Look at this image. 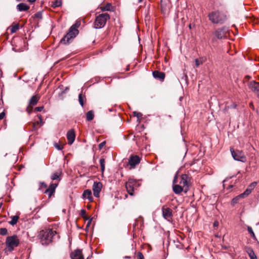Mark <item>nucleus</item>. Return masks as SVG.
<instances>
[{
	"mask_svg": "<svg viewBox=\"0 0 259 259\" xmlns=\"http://www.w3.org/2000/svg\"><path fill=\"white\" fill-rule=\"evenodd\" d=\"M236 106H237L236 104H232V105H230V106H229L228 107L235 108L236 107Z\"/></svg>",
	"mask_w": 259,
	"mask_h": 259,
	"instance_id": "49530a36",
	"label": "nucleus"
},
{
	"mask_svg": "<svg viewBox=\"0 0 259 259\" xmlns=\"http://www.w3.org/2000/svg\"><path fill=\"white\" fill-rule=\"evenodd\" d=\"M44 108V107L43 106H40V107H37L35 108V110L36 111H41Z\"/></svg>",
	"mask_w": 259,
	"mask_h": 259,
	"instance_id": "79ce46f5",
	"label": "nucleus"
},
{
	"mask_svg": "<svg viewBox=\"0 0 259 259\" xmlns=\"http://www.w3.org/2000/svg\"><path fill=\"white\" fill-rule=\"evenodd\" d=\"M40 99V96L38 95L33 96L29 101L28 106L27 107L26 111L30 114L32 111L33 107L36 105Z\"/></svg>",
	"mask_w": 259,
	"mask_h": 259,
	"instance_id": "1a4fd4ad",
	"label": "nucleus"
},
{
	"mask_svg": "<svg viewBox=\"0 0 259 259\" xmlns=\"http://www.w3.org/2000/svg\"><path fill=\"white\" fill-rule=\"evenodd\" d=\"M244 250L245 252L248 254L250 259H257L254 251L251 247L247 246H245Z\"/></svg>",
	"mask_w": 259,
	"mask_h": 259,
	"instance_id": "a211bd4d",
	"label": "nucleus"
},
{
	"mask_svg": "<svg viewBox=\"0 0 259 259\" xmlns=\"http://www.w3.org/2000/svg\"><path fill=\"white\" fill-rule=\"evenodd\" d=\"M133 115L137 117L138 118V119L139 120L140 118H142V114L140 112H136V111H134L133 112Z\"/></svg>",
	"mask_w": 259,
	"mask_h": 259,
	"instance_id": "473e14b6",
	"label": "nucleus"
},
{
	"mask_svg": "<svg viewBox=\"0 0 259 259\" xmlns=\"http://www.w3.org/2000/svg\"><path fill=\"white\" fill-rule=\"evenodd\" d=\"M247 231L250 234L251 237L253 239H256L255 235L252 230V229L250 226H247Z\"/></svg>",
	"mask_w": 259,
	"mask_h": 259,
	"instance_id": "2f4dec72",
	"label": "nucleus"
},
{
	"mask_svg": "<svg viewBox=\"0 0 259 259\" xmlns=\"http://www.w3.org/2000/svg\"><path fill=\"white\" fill-rule=\"evenodd\" d=\"M19 28V25L18 24H16L10 27V31L12 33H15Z\"/></svg>",
	"mask_w": 259,
	"mask_h": 259,
	"instance_id": "c85d7f7f",
	"label": "nucleus"
},
{
	"mask_svg": "<svg viewBox=\"0 0 259 259\" xmlns=\"http://www.w3.org/2000/svg\"><path fill=\"white\" fill-rule=\"evenodd\" d=\"M38 118H39V121H37V124H40V125H42L43 124V121H42V120L41 118V116L40 115H39L38 116Z\"/></svg>",
	"mask_w": 259,
	"mask_h": 259,
	"instance_id": "37998d69",
	"label": "nucleus"
},
{
	"mask_svg": "<svg viewBox=\"0 0 259 259\" xmlns=\"http://www.w3.org/2000/svg\"><path fill=\"white\" fill-rule=\"evenodd\" d=\"M92 194L91 190L89 189L85 190L82 194V197L84 199H88L90 202H92L94 199Z\"/></svg>",
	"mask_w": 259,
	"mask_h": 259,
	"instance_id": "6ab92c4d",
	"label": "nucleus"
},
{
	"mask_svg": "<svg viewBox=\"0 0 259 259\" xmlns=\"http://www.w3.org/2000/svg\"><path fill=\"white\" fill-rule=\"evenodd\" d=\"M138 259H144V255H143L142 253L141 252H139L138 253Z\"/></svg>",
	"mask_w": 259,
	"mask_h": 259,
	"instance_id": "a19ab883",
	"label": "nucleus"
},
{
	"mask_svg": "<svg viewBox=\"0 0 259 259\" xmlns=\"http://www.w3.org/2000/svg\"><path fill=\"white\" fill-rule=\"evenodd\" d=\"M17 2H20L22 0H16Z\"/></svg>",
	"mask_w": 259,
	"mask_h": 259,
	"instance_id": "bf43d9fd",
	"label": "nucleus"
},
{
	"mask_svg": "<svg viewBox=\"0 0 259 259\" xmlns=\"http://www.w3.org/2000/svg\"><path fill=\"white\" fill-rule=\"evenodd\" d=\"M75 138V135L74 130L71 129L67 134V138L69 145H72L74 142Z\"/></svg>",
	"mask_w": 259,
	"mask_h": 259,
	"instance_id": "dca6fc26",
	"label": "nucleus"
},
{
	"mask_svg": "<svg viewBox=\"0 0 259 259\" xmlns=\"http://www.w3.org/2000/svg\"><path fill=\"white\" fill-rule=\"evenodd\" d=\"M8 231L7 229L5 228H3L0 229V234L2 235H6L7 234Z\"/></svg>",
	"mask_w": 259,
	"mask_h": 259,
	"instance_id": "72a5a7b5",
	"label": "nucleus"
},
{
	"mask_svg": "<svg viewBox=\"0 0 259 259\" xmlns=\"http://www.w3.org/2000/svg\"><path fill=\"white\" fill-rule=\"evenodd\" d=\"M58 186V183H52L50 185L48 188H47V185L43 182H39L38 183V189L39 191L44 192L45 194H47L49 197L50 198L55 193L56 188Z\"/></svg>",
	"mask_w": 259,
	"mask_h": 259,
	"instance_id": "7ed1b4c3",
	"label": "nucleus"
},
{
	"mask_svg": "<svg viewBox=\"0 0 259 259\" xmlns=\"http://www.w3.org/2000/svg\"><path fill=\"white\" fill-rule=\"evenodd\" d=\"M81 216L84 219L88 220V218L86 215V211L84 209H81L80 211Z\"/></svg>",
	"mask_w": 259,
	"mask_h": 259,
	"instance_id": "c9c22d12",
	"label": "nucleus"
},
{
	"mask_svg": "<svg viewBox=\"0 0 259 259\" xmlns=\"http://www.w3.org/2000/svg\"><path fill=\"white\" fill-rule=\"evenodd\" d=\"M30 8V7L25 3H20L17 6V9L19 12L27 11Z\"/></svg>",
	"mask_w": 259,
	"mask_h": 259,
	"instance_id": "412c9836",
	"label": "nucleus"
},
{
	"mask_svg": "<svg viewBox=\"0 0 259 259\" xmlns=\"http://www.w3.org/2000/svg\"><path fill=\"white\" fill-rule=\"evenodd\" d=\"M101 170L102 173L104 172L105 168V160L104 158H101L99 160Z\"/></svg>",
	"mask_w": 259,
	"mask_h": 259,
	"instance_id": "393cba45",
	"label": "nucleus"
},
{
	"mask_svg": "<svg viewBox=\"0 0 259 259\" xmlns=\"http://www.w3.org/2000/svg\"><path fill=\"white\" fill-rule=\"evenodd\" d=\"M250 105L251 106H253V104L252 103H250Z\"/></svg>",
	"mask_w": 259,
	"mask_h": 259,
	"instance_id": "052dcab7",
	"label": "nucleus"
},
{
	"mask_svg": "<svg viewBox=\"0 0 259 259\" xmlns=\"http://www.w3.org/2000/svg\"><path fill=\"white\" fill-rule=\"evenodd\" d=\"M138 186V182L136 180L130 179L125 183V188L128 193L131 195H134V189Z\"/></svg>",
	"mask_w": 259,
	"mask_h": 259,
	"instance_id": "0eeeda50",
	"label": "nucleus"
},
{
	"mask_svg": "<svg viewBox=\"0 0 259 259\" xmlns=\"http://www.w3.org/2000/svg\"><path fill=\"white\" fill-rule=\"evenodd\" d=\"M30 3H33L35 2L36 0H27Z\"/></svg>",
	"mask_w": 259,
	"mask_h": 259,
	"instance_id": "09e8293b",
	"label": "nucleus"
},
{
	"mask_svg": "<svg viewBox=\"0 0 259 259\" xmlns=\"http://www.w3.org/2000/svg\"><path fill=\"white\" fill-rule=\"evenodd\" d=\"M257 185V183L255 182H254L250 184V185L249 186L248 188L251 189V191L255 187V186Z\"/></svg>",
	"mask_w": 259,
	"mask_h": 259,
	"instance_id": "58836bf2",
	"label": "nucleus"
},
{
	"mask_svg": "<svg viewBox=\"0 0 259 259\" xmlns=\"http://www.w3.org/2000/svg\"><path fill=\"white\" fill-rule=\"evenodd\" d=\"M80 25V23L79 21H77L74 24H73L71 27H74L75 30H77V28Z\"/></svg>",
	"mask_w": 259,
	"mask_h": 259,
	"instance_id": "4c0bfd02",
	"label": "nucleus"
},
{
	"mask_svg": "<svg viewBox=\"0 0 259 259\" xmlns=\"http://www.w3.org/2000/svg\"><path fill=\"white\" fill-rule=\"evenodd\" d=\"M112 9V5L110 3L107 4L105 6L101 7V10L102 11H110Z\"/></svg>",
	"mask_w": 259,
	"mask_h": 259,
	"instance_id": "a878e982",
	"label": "nucleus"
},
{
	"mask_svg": "<svg viewBox=\"0 0 259 259\" xmlns=\"http://www.w3.org/2000/svg\"><path fill=\"white\" fill-rule=\"evenodd\" d=\"M62 175V171L60 170H58L55 172L51 177V179L52 181L57 180L60 181L61 180L60 177Z\"/></svg>",
	"mask_w": 259,
	"mask_h": 259,
	"instance_id": "5701e85b",
	"label": "nucleus"
},
{
	"mask_svg": "<svg viewBox=\"0 0 259 259\" xmlns=\"http://www.w3.org/2000/svg\"><path fill=\"white\" fill-rule=\"evenodd\" d=\"M35 124H36V123H33V128H34V129H36Z\"/></svg>",
	"mask_w": 259,
	"mask_h": 259,
	"instance_id": "5fc2aeb1",
	"label": "nucleus"
},
{
	"mask_svg": "<svg viewBox=\"0 0 259 259\" xmlns=\"http://www.w3.org/2000/svg\"><path fill=\"white\" fill-rule=\"evenodd\" d=\"M256 225H259V222Z\"/></svg>",
	"mask_w": 259,
	"mask_h": 259,
	"instance_id": "680f3d73",
	"label": "nucleus"
},
{
	"mask_svg": "<svg viewBox=\"0 0 259 259\" xmlns=\"http://www.w3.org/2000/svg\"><path fill=\"white\" fill-rule=\"evenodd\" d=\"M94 112L93 110L88 111L86 114L87 120L88 121H91L94 118Z\"/></svg>",
	"mask_w": 259,
	"mask_h": 259,
	"instance_id": "b1692460",
	"label": "nucleus"
},
{
	"mask_svg": "<svg viewBox=\"0 0 259 259\" xmlns=\"http://www.w3.org/2000/svg\"><path fill=\"white\" fill-rule=\"evenodd\" d=\"M62 5L61 0H55V2L52 3V6L53 8L60 7Z\"/></svg>",
	"mask_w": 259,
	"mask_h": 259,
	"instance_id": "c756f323",
	"label": "nucleus"
},
{
	"mask_svg": "<svg viewBox=\"0 0 259 259\" xmlns=\"http://www.w3.org/2000/svg\"><path fill=\"white\" fill-rule=\"evenodd\" d=\"M203 62V61L199 60L198 59H196L195 60V66L196 67H198L200 65V64H202Z\"/></svg>",
	"mask_w": 259,
	"mask_h": 259,
	"instance_id": "e433bc0d",
	"label": "nucleus"
},
{
	"mask_svg": "<svg viewBox=\"0 0 259 259\" xmlns=\"http://www.w3.org/2000/svg\"><path fill=\"white\" fill-rule=\"evenodd\" d=\"M110 18V15L106 13L99 14L96 17L94 22V28L100 29L104 27L107 21Z\"/></svg>",
	"mask_w": 259,
	"mask_h": 259,
	"instance_id": "20e7f679",
	"label": "nucleus"
},
{
	"mask_svg": "<svg viewBox=\"0 0 259 259\" xmlns=\"http://www.w3.org/2000/svg\"><path fill=\"white\" fill-rule=\"evenodd\" d=\"M125 258H130L131 257L128 256H125Z\"/></svg>",
	"mask_w": 259,
	"mask_h": 259,
	"instance_id": "6e6d98bb",
	"label": "nucleus"
},
{
	"mask_svg": "<svg viewBox=\"0 0 259 259\" xmlns=\"http://www.w3.org/2000/svg\"><path fill=\"white\" fill-rule=\"evenodd\" d=\"M35 17H39V16H40V13H37L35 15Z\"/></svg>",
	"mask_w": 259,
	"mask_h": 259,
	"instance_id": "8fccbe9b",
	"label": "nucleus"
},
{
	"mask_svg": "<svg viewBox=\"0 0 259 259\" xmlns=\"http://www.w3.org/2000/svg\"><path fill=\"white\" fill-rule=\"evenodd\" d=\"M251 189L248 188L243 193L240 194V196H242V197L244 198V197L249 195L251 193Z\"/></svg>",
	"mask_w": 259,
	"mask_h": 259,
	"instance_id": "cd10ccee",
	"label": "nucleus"
},
{
	"mask_svg": "<svg viewBox=\"0 0 259 259\" xmlns=\"http://www.w3.org/2000/svg\"><path fill=\"white\" fill-rule=\"evenodd\" d=\"M5 116V113L4 112H2L0 113V120L3 119Z\"/></svg>",
	"mask_w": 259,
	"mask_h": 259,
	"instance_id": "a18cd8bd",
	"label": "nucleus"
},
{
	"mask_svg": "<svg viewBox=\"0 0 259 259\" xmlns=\"http://www.w3.org/2000/svg\"><path fill=\"white\" fill-rule=\"evenodd\" d=\"M208 17L209 20L213 24H222L227 20V16L218 11L209 13Z\"/></svg>",
	"mask_w": 259,
	"mask_h": 259,
	"instance_id": "f03ea898",
	"label": "nucleus"
},
{
	"mask_svg": "<svg viewBox=\"0 0 259 259\" xmlns=\"http://www.w3.org/2000/svg\"><path fill=\"white\" fill-rule=\"evenodd\" d=\"M161 10L162 11H164V10H165V9L164 8V7H163L162 5H161Z\"/></svg>",
	"mask_w": 259,
	"mask_h": 259,
	"instance_id": "864d4df0",
	"label": "nucleus"
},
{
	"mask_svg": "<svg viewBox=\"0 0 259 259\" xmlns=\"http://www.w3.org/2000/svg\"><path fill=\"white\" fill-rule=\"evenodd\" d=\"M255 94H256L257 98L259 99V91L256 92Z\"/></svg>",
	"mask_w": 259,
	"mask_h": 259,
	"instance_id": "3c124183",
	"label": "nucleus"
},
{
	"mask_svg": "<svg viewBox=\"0 0 259 259\" xmlns=\"http://www.w3.org/2000/svg\"><path fill=\"white\" fill-rule=\"evenodd\" d=\"M190 178L187 174H183L181 176V180L179 184L183 186L184 188V191L186 193L189 189Z\"/></svg>",
	"mask_w": 259,
	"mask_h": 259,
	"instance_id": "6e6552de",
	"label": "nucleus"
},
{
	"mask_svg": "<svg viewBox=\"0 0 259 259\" xmlns=\"http://www.w3.org/2000/svg\"><path fill=\"white\" fill-rule=\"evenodd\" d=\"M102 184L99 182H94L93 186V191L94 192V195L96 197H99V194L100 192L101 191V189L102 188Z\"/></svg>",
	"mask_w": 259,
	"mask_h": 259,
	"instance_id": "9b49d317",
	"label": "nucleus"
},
{
	"mask_svg": "<svg viewBox=\"0 0 259 259\" xmlns=\"http://www.w3.org/2000/svg\"><path fill=\"white\" fill-rule=\"evenodd\" d=\"M162 215L165 219L167 220V221H169L171 219L172 214V210L170 208L168 207L165 208L164 207H163L162 208Z\"/></svg>",
	"mask_w": 259,
	"mask_h": 259,
	"instance_id": "4468645a",
	"label": "nucleus"
},
{
	"mask_svg": "<svg viewBox=\"0 0 259 259\" xmlns=\"http://www.w3.org/2000/svg\"><path fill=\"white\" fill-rule=\"evenodd\" d=\"M153 76L155 78H158L160 80H163L165 78V73L163 72L154 71L152 73Z\"/></svg>",
	"mask_w": 259,
	"mask_h": 259,
	"instance_id": "aec40b11",
	"label": "nucleus"
},
{
	"mask_svg": "<svg viewBox=\"0 0 259 259\" xmlns=\"http://www.w3.org/2000/svg\"><path fill=\"white\" fill-rule=\"evenodd\" d=\"M241 198H243L242 196H240V194L236 196V197L234 198L232 200V204L233 205H234L236 203H237L239 202V200Z\"/></svg>",
	"mask_w": 259,
	"mask_h": 259,
	"instance_id": "7c9ffc66",
	"label": "nucleus"
},
{
	"mask_svg": "<svg viewBox=\"0 0 259 259\" xmlns=\"http://www.w3.org/2000/svg\"><path fill=\"white\" fill-rule=\"evenodd\" d=\"M219 225L218 222H214L213 223V226L214 227H217Z\"/></svg>",
	"mask_w": 259,
	"mask_h": 259,
	"instance_id": "de8ad7c7",
	"label": "nucleus"
},
{
	"mask_svg": "<svg viewBox=\"0 0 259 259\" xmlns=\"http://www.w3.org/2000/svg\"><path fill=\"white\" fill-rule=\"evenodd\" d=\"M78 30H75L74 27H70L68 32L61 39L60 42L63 44H67L73 39L78 34Z\"/></svg>",
	"mask_w": 259,
	"mask_h": 259,
	"instance_id": "423d86ee",
	"label": "nucleus"
},
{
	"mask_svg": "<svg viewBox=\"0 0 259 259\" xmlns=\"http://www.w3.org/2000/svg\"><path fill=\"white\" fill-rule=\"evenodd\" d=\"M228 29L226 28H222L217 29L215 31V35L219 39H222L226 37V33Z\"/></svg>",
	"mask_w": 259,
	"mask_h": 259,
	"instance_id": "2eb2a0df",
	"label": "nucleus"
},
{
	"mask_svg": "<svg viewBox=\"0 0 259 259\" xmlns=\"http://www.w3.org/2000/svg\"><path fill=\"white\" fill-rule=\"evenodd\" d=\"M91 221H92V219H90L88 223V225H87V226H89L90 224H91Z\"/></svg>",
	"mask_w": 259,
	"mask_h": 259,
	"instance_id": "603ef678",
	"label": "nucleus"
},
{
	"mask_svg": "<svg viewBox=\"0 0 259 259\" xmlns=\"http://www.w3.org/2000/svg\"><path fill=\"white\" fill-rule=\"evenodd\" d=\"M231 152L233 158L237 161L244 162L246 160V157L243 153L239 150L234 151L231 149Z\"/></svg>",
	"mask_w": 259,
	"mask_h": 259,
	"instance_id": "9d476101",
	"label": "nucleus"
},
{
	"mask_svg": "<svg viewBox=\"0 0 259 259\" xmlns=\"http://www.w3.org/2000/svg\"><path fill=\"white\" fill-rule=\"evenodd\" d=\"M19 217L18 215H14L12 217V220L9 222V224L12 226L15 225L18 222Z\"/></svg>",
	"mask_w": 259,
	"mask_h": 259,
	"instance_id": "bb28decb",
	"label": "nucleus"
},
{
	"mask_svg": "<svg viewBox=\"0 0 259 259\" xmlns=\"http://www.w3.org/2000/svg\"><path fill=\"white\" fill-rule=\"evenodd\" d=\"M140 162V158L137 155H132L128 159V163L131 168H135L136 165L138 164Z\"/></svg>",
	"mask_w": 259,
	"mask_h": 259,
	"instance_id": "ddd939ff",
	"label": "nucleus"
},
{
	"mask_svg": "<svg viewBox=\"0 0 259 259\" xmlns=\"http://www.w3.org/2000/svg\"><path fill=\"white\" fill-rule=\"evenodd\" d=\"M55 147L56 149H57L58 150H61L63 148V147L62 146H60L58 143L55 144Z\"/></svg>",
	"mask_w": 259,
	"mask_h": 259,
	"instance_id": "ea45409f",
	"label": "nucleus"
},
{
	"mask_svg": "<svg viewBox=\"0 0 259 259\" xmlns=\"http://www.w3.org/2000/svg\"><path fill=\"white\" fill-rule=\"evenodd\" d=\"M6 244L8 250L12 251L14 247L18 246L19 244V240L16 235L8 236L6 239Z\"/></svg>",
	"mask_w": 259,
	"mask_h": 259,
	"instance_id": "39448f33",
	"label": "nucleus"
},
{
	"mask_svg": "<svg viewBox=\"0 0 259 259\" xmlns=\"http://www.w3.org/2000/svg\"><path fill=\"white\" fill-rule=\"evenodd\" d=\"M249 87L252 91L255 93L259 91V83L255 81H252L250 82Z\"/></svg>",
	"mask_w": 259,
	"mask_h": 259,
	"instance_id": "4be33fe9",
	"label": "nucleus"
},
{
	"mask_svg": "<svg viewBox=\"0 0 259 259\" xmlns=\"http://www.w3.org/2000/svg\"><path fill=\"white\" fill-rule=\"evenodd\" d=\"M178 178L177 175H176L175 176V178L173 180V191L176 194H180L183 191H184V188L183 187V186L179 184H174L176 183L177 179Z\"/></svg>",
	"mask_w": 259,
	"mask_h": 259,
	"instance_id": "f8f14e48",
	"label": "nucleus"
},
{
	"mask_svg": "<svg viewBox=\"0 0 259 259\" xmlns=\"http://www.w3.org/2000/svg\"><path fill=\"white\" fill-rule=\"evenodd\" d=\"M56 233V231H53L52 229H45L39 232L38 237L42 244L48 245L52 242V238Z\"/></svg>",
	"mask_w": 259,
	"mask_h": 259,
	"instance_id": "f257e3e1",
	"label": "nucleus"
},
{
	"mask_svg": "<svg viewBox=\"0 0 259 259\" xmlns=\"http://www.w3.org/2000/svg\"><path fill=\"white\" fill-rule=\"evenodd\" d=\"M105 145V142H103L102 143H101L99 145V148L100 149H101Z\"/></svg>",
	"mask_w": 259,
	"mask_h": 259,
	"instance_id": "c03bdc74",
	"label": "nucleus"
},
{
	"mask_svg": "<svg viewBox=\"0 0 259 259\" xmlns=\"http://www.w3.org/2000/svg\"><path fill=\"white\" fill-rule=\"evenodd\" d=\"M70 257L72 259H84L81 251L79 249L72 252L70 254Z\"/></svg>",
	"mask_w": 259,
	"mask_h": 259,
	"instance_id": "f3484780",
	"label": "nucleus"
},
{
	"mask_svg": "<svg viewBox=\"0 0 259 259\" xmlns=\"http://www.w3.org/2000/svg\"><path fill=\"white\" fill-rule=\"evenodd\" d=\"M189 27L190 29H191V24L189 25Z\"/></svg>",
	"mask_w": 259,
	"mask_h": 259,
	"instance_id": "4d7b16f0",
	"label": "nucleus"
},
{
	"mask_svg": "<svg viewBox=\"0 0 259 259\" xmlns=\"http://www.w3.org/2000/svg\"><path fill=\"white\" fill-rule=\"evenodd\" d=\"M78 100L80 104V105L83 107V97L81 94H80L78 96Z\"/></svg>",
	"mask_w": 259,
	"mask_h": 259,
	"instance_id": "f704fd0d",
	"label": "nucleus"
},
{
	"mask_svg": "<svg viewBox=\"0 0 259 259\" xmlns=\"http://www.w3.org/2000/svg\"><path fill=\"white\" fill-rule=\"evenodd\" d=\"M142 1V0H138V2H139V3L141 2Z\"/></svg>",
	"mask_w": 259,
	"mask_h": 259,
	"instance_id": "13d9d810",
	"label": "nucleus"
}]
</instances>
